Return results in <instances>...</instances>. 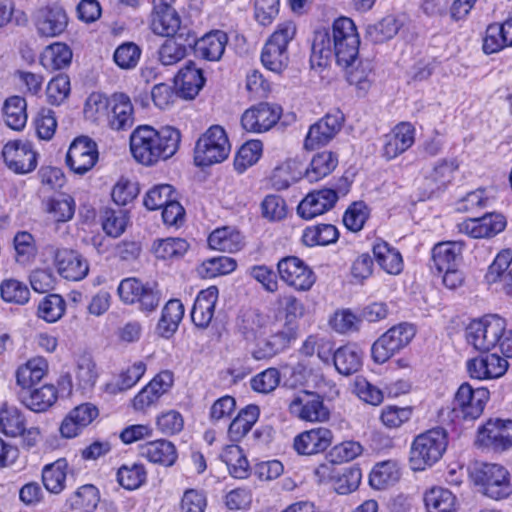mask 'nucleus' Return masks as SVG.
Segmentation results:
<instances>
[{"mask_svg":"<svg viewBox=\"0 0 512 512\" xmlns=\"http://www.w3.org/2000/svg\"><path fill=\"white\" fill-rule=\"evenodd\" d=\"M360 39L354 22L348 17H340L333 23L334 57L339 66L356 62Z\"/></svg>","mask_w":512,"mask_h":512,"instance_id":"8","label":"nucleus"},{"mask_svg":"<svg viewBox=\"0 0 512 512\" xmlns=\"http://www.w3.org/2000/svg\"><path fill=\"white\" fill-rule=\"evenodd\" d=\"M475 444L489 451L502 453L512 448V420L489 418L477 429Z\"/></svg>","mask_w":512,"mask_h":512,"instance_id":"10","label":"nucleus"},{"mask_svg":"<svg viewBox=\"0 0 512 512\" xmlns=\"http://www.w3.org/2000/svg\"><path fill=\"white\" fill-rule=\"evenodd\" d=\"M448 444L443 428H433L418 435L410 448L409 463L414 471H423L441 459Z\"/></svg>","mask_w":512,"mask_h":512,"instance_id":"3","label":"nucleus"},{"mask_svg":"<svg viewBox=\"0 0 512 512\" xmlns=\"http://www.w3.org/2000/svg\"><path fill=\"white\" fill-rule=\"evenodd\" d=\"M338 165L337 156L330 151L316 154L306 169L305 178L309 182H317L329 175Z\"/></svg>","mask_w":512,"mask_h":512,"instance_id":"47","label":"nucleus"},{"mask_svg":"<svg viewBox=\"0 0 512 512\" xmlns=\"http://www.w3.org/2000/svg\"><path fill=\"white\" fill-rule=\"evenodd\" d=\"M13 244L17 263L26 265L35 258L37 253L36 243L33 235L29 232H18L14 236Z\"/></svg>","mask_w":512,"mask_h":512,"instance_id":"59","label":"nucleus"},{"mask_svg":"<svg viewBox=\"0 0 512 512\" xmlns=\"http://www.w3.org/2000/svg\"><path fill=\"white\" fill-rule=\"evenodd\" d=\"M187 46L178 38H167L157 51L158 60L163 66H173L187 56Z\"/></svg>","mask_w":512,"mask_h":512,"instance_id":"54","label":"nucleus"},{"mask_svg":"<svg viewBox=\"0 0 512 512\" xmlns=\"http://www.w3.org/2000/svg\"><path fill=\"white\" fill-rule=\"evenodd\" d=\"M473 478L480 492L491 499H505L512 493L510 473L501 464L483 463L475 469Z\"/></svg>","mask_w":512,"mask_h":512,"instance_id":"6","label":"nucleus"},{"mask_svg":"<svg viewBox=\"0 0 512 512\" xmlns=\"http://www.w3.org/2000/svg\"><path fill=\"white\" fill-rule=\"evenodd\" d=\"M230 148L223 127L213 125L196 142L194 149L195 165L204 167L221 163L229 156Z\"/></svg>","mask_w":512,"mask_h":512,"instance_id":"4","label":"nucleus"},{"mask_svg":"<svg viewBox=\"0 0 512 512\" xmlns=\"http://www.w3.org/2000/svg\"><path fill=\"white\" fill-rule=\"evenodd\" d=\"M336 370L342 375L356 373L362 366V353L352 345H345L338 348L333 357Z\"/></svg>","mask_w":512,"mask_h":512,"instance_id":"43","label":"nucleus"},{"mask_svg":"<svg viewBox=\"0 0 512 512\" xmlns=\"http://www.w3.org/2000/svg\"><path fill=\"white\" fill-rule=\"evenodd\" d=\"M342 67L346 70V79L349 84L354 85L361 94H365L371 85V62L357 58L356 62Z\"/></svg>","mask_w":512,"mask_h":512,"instance_id":"49","label":"nucleus"},{"mask_svg":"<svg viewBox=\"0 0 512 512\" xmlns=\"http://www.w3.org/2000/svg\"><path fill=\"white\" fill-rule=\"evenodd\" d=\"M100 501L98 489L92 484L79 487L66 500V505L71 510L93 512Z\"/></svg>","mask_w":512,"mask_h":512,"instance_id":"45","label":"nucleus"},{"mask_svg":"<svg viewBox=\"0 0 512 512\" xmlns=\"http://www.w3.org/2000/svg\"><path fill=\"white\" fill-rule=\"evenodd\" d=\"M221 459L226 464L232 477L245 479L249 476V462L238 445L226 446L221 454Z\"/></svg>","mask_w":512,"mask_h":512,"instance_id":"46","label":"nucleus"},{"mask_svg":"<svg viewBox=\"0 0 512 512\" xmlns=\"http://www.w3.org/2000/svg\"><path fill=\"white\" fill-rule=\"evenodd\" d=\"M281 114L280 106L262 102L243 113L241 124L248 132L263 133L270 130L279 121Z\"/></svg>","mask_w":512,"mask_h":512,"instance_id":"17","label":"nucleus"},{"mask_svg":"<svg viewBox=\"0 0 512 512\" xmlns=\"http://www.w3.org/2000/svg\"><path fill=\"white\" fill-rule=\"evenodd\" d=\"M415 127L409 122L397 124L384 136L382 156L392 160L407 151L415 142Z\"/></svg>","mask_w":512,"mask_h":512,"instance_id":"21","label":"nucleus"},{"mask_svg":"<svg viewBox=\"0 0 512 512\" xmlns=\"http://www.w3.org/2000/svg\"><path fill=\"white\" fill-rule=\"evenodd\" d=\"M260 415L257 405H247L239 411L237 416L230 423L228 437L232 442H239L252 429Z\"/></svg>","mask_w":512,"mask_h":512,"instance_id":"37","label":"nucleus"},{"mask_svg":"<svg viewBox=\"0 0 512 512\" xmlns=\"http://www.w3.org/2000/svg\"><path fill=\"white\" fill-rule=\"evenodd\" d=\"M48 372V362L41 356L29 359L15 372L17 390H28L40 382Z\"/></svg>","mask_w":512,"mask_h":512,"instance_id":"30","label":"nucleus"},{"mask_svg":"<svg viewBox=\"0 0 512 512\" xmlns=\"http://www.w3.org/2000/svg\"><path fill=\"white\" fill-rule=\"evenodd\" d=\"M424 502L428 512H456L455 496L442 487H434L426 492Z\"/></svg>","mask_w":512,"mask_h":512,"instance_id":"52","label":"nucleus"},{"mask_svg":"<svg viewBox=\"0 0 512 512\" xmlns=\"http://www.w3.org/2000/svg\"><path fill=\"white\" fill-rule=\"evenodd\" d=\"M267 334L255 343L251 351L255 360H269L286 350L297 337V326L282 325L278 327L273 323Z\"/></svg>","mask_w":512,"mask_h":512,"instance_id":"11","label":"nucleus"},{"mask_svg":"<svg viewBox=\"0 0 512 512\" xmlns=\"http://www.w3.org/2000/svg\"><path fill=\"white\" fill-rule=\"evenodd\" d=\"M344 121V114L339 109L328 112L310 126L304 140V147L307 150H314L327 145L340 132Z\"/></svg>","mask_w":512,"mask_h":512,"instance_id":"12","label":"nucleus"},{"mask_svg":"<svg viewBox=\"0 0 512 512\" xmlns=\"http://www.w3.org/2000/svg\"><path fill=\"white\" fill-rule=\"evenodd\" d=\"M179 130L166 126L159 130L151 126H138L130 135V151L133 158L144 166H153L167 160L178 150Z\"/></svg>","mask_w":512,"mask_h":512,"instance_id":"1","label":"nucleus"},{"mask_svg":"<svg viewBox=\"0 0 512 512\" xmlns=\"http://www.w3.org/2000/svg\"><path fill=\"white\" fill-rule=\"evenodd\" d=\"M67 468L68 463L64 458H60L44 466L42 470V482L49 492L58 494L65 488L64 483Z\"/></svg>","mask_w":512,"mask_h":512,"instance_id":"48","label":"nucleus"},{"mask_svg":"<svg viewBox=\"0 0 512 512\" xmlns=\"http://www.w3.org/2000/svg\"><path fill=\"white\" fill-rule=\"evenodd\" d=\"M402 26V22L394 15H387L380 21L366 27L365 37L373 43H383L392 39Z\"/></svg>","mask_w":512,"mask_h":512,"instance_id":"44","label":"nucleus"},{"mask_svg":"<svg viewBox=\"0 0 512 512\" xmlns=\"http://www.w3.org/2000/svg\"><path fill=\"white\" fill-rule=\"evenodd\" d=\"M210 248L222 252L234 253L242 248V236L232 227L215 229L208 237Z\"/></svg>","mask_w":512,"mask_h":512,"instance_id":"40","label":"nucleus"},{"mask_svg":"<svg viewBox=\"0 0 512 512\" xmlns=\"http://www.w3.org/2000/svg\"><path fill=\"white\" fill-rule=\"evenodd\" d=\"M172 384L173 374L170 371L160 372L134 397V409L144 411L154 405Z\"/></svg>","mask_w":512,"mask_h":512,"instance_id":"22","label":"nucleus"},{"mask_svg":"<svg viewBox=\"0 0 512 512\" xmlns=\"http://www.w3.org/2000/svg\"><path fill=\"white\" fill-rule=\"evenodd\" d=\"M118 295L124 304H138L140 311L151 313L159 306L162 294L155 283H143L137 278L123 279L118 288Z\"/></svg>","mask_w":512,"mask_h":512,"instance_id":"7","label":"nucleus"},{"mask_svg":"<svg viewBox=\"0 0 512 512\" xmlns=\"http://www.w3.org/2000/svg\"><path fill=\"white\" fill-rule=\"evenodd\" d=\"M261 62L268 70L281 73L289 62L288 51L266 42L262 49Z\"/></svg>","mask_w":512,"mask_h":512,"instance_id":"62","label":"nucleus"},{"mask_svg":"<svg viewBox=\"0 0 512 512\" xmlns=\"http://www.w3.org/2000/svg\"><path fill=\"white\" fill-rule=\"evenodd\" d=\"M68 18L59 6L40 8L35 15V26L41 36L56 37L67 27Z\"/></svg>","mask_w":512,"mask_h":512,"instance_id":"26","label":"nucleus"},{"mask_svg":"<svg viewBox=\"0 0 512 512\" xmlns=\"http://www.w3.org/2000/svg\"><path fill=\"white\" fill-rule=\"evenodd\" d=\"M98 160L97 144L87 136H80L70 144L66 164L75 173L84 175Z\"/></svg>","mask_w":512,"mask_h":512,"instance_id":"15","label":"nucleus"},{"mask_svg":"<svg viewBox=\"0 0 512 512\" xmlns=\"http://www.w3.org/2000/svg\"><path fill=\"white\" fill-rule=\"evenodd\" d=\"M27 103L23 97L11 96L3 104L4 121L13 130H21L27 122Z\"/></svg>","mask_w":512,"mask_h":512,"instance_id":"42","label":"nucleus"},{"mask_svg":"<svg viewBox=\"0 0 512 512\" xmlns=\"http://www.w3.org/2000/svg\"><path fill=\"white\" fill-rule=\"evenodd\" d=\"M462 248V244L456 241L436 244L432 249L433 267L442 273L445 269L458 266L461 261Z\"/></svg>","mask_w":512,"mask_h":512,"instance_id":"36","label":"nucleus"},{"mask_svg":"<svg viewBox=\"0 0 512 512\" xmlns=\"http://www.w3.org/2000/svg\"><path fill=\"white\" fill-rule=\"evenodd\" d=\"M455 168L453 162L446 160H442L434 166L429 176L426 177V184L430 188L428 197L442 190L451 181Z\"/></svg>","mask_w":512,"mask_h":512,"instance_id":"57","label":"nucleus"},{"mask_svg":"<svg viewBox=\"0 0 512 512\" xmlns=\"http://www.w3.org/2000/svg\"><path fill=\"white\" fill-rule=\"evenodd\" d=\"M490 398V392L485 387L473 388L469 383H462L457 389L450 405L442 407L438 412L442 424H455L463 421L478 419Z\"/></svg>","mask_w":512,"mask_h":512,"instance_id":"2","label":"nucleus"},{"mask_svg":"<svg viewBox=\"0 0 512 512\" xmlns=\"http://www.w3.org/2000/svg\"><path fill=\"white\" fill-rule=\"evenodd\" d=\"M291 415L306 422H323L329 418V409L321 396L314 392L301 391L288 405Z\"/></svg>","mask_w":512,"mask_h":512,"instance_id":"13","label":"nucleus"},{"mask_svg":"<svg viewBox=\"0 0 512 512\" xmlns=\"http://www.w3.org/2000/svg\"><path fill=\"white\" fill-rule=\"evenodd\" d=\"M507 225L500 213H486L481 217L469 218L457 225L459 232L474 239L492 238L501 233Z\"/></svg>","mask_w":512,"mask_h":512,"instance_id":"18","label":"nucleus"},{"mask_svg":"<svg viewBox=\"0 0 512 512\" xmlns=\"http://www.w3.org/2000/svg\"><path fill=\"white\" fill-rule=\"evenodd\" d=\"M184 316V305L179 299H170L162 310L157 330L162 337H171L178 329Z\"/></svg>","mask_w":512,"mask_h":512,"instance_id":"38","label":"nucleus"},{"mask_svg":"<svg viewBox=\"0 0 512 512\" xmlns=\"http://www.w3.org/2000/svg\"><path fill=\"white\" fill-rule=\"evenodd\" d=\"M273 325L269 316L257 311H250L243 314L238 329L241 335L247 341L255 343L263 336L267 335L269 328Z\"/></svg>","mask_w":512,"mask_h":512,"instance_id":"35","label":"nucleus"},{"mask_svg":"<svg viewBox=\"0 0 512 512\" xmlns=\"http://www.w3.org/2000/svg\"><path fill=\"white\" fill-rule=\"evenodd\" d=\"M17 399L29 410L41 413L54 405L58 398V391L52 384L41 387H32L28 390H16Z\"/></svg>","mask_w":512,"mask_h":512,"instance_id":"24","label":"nucleus"},{"mask_svg":"<svg viewBox=\"0 0 512 512\" xmlns=\"http://www.w3.org/2000/svg\"><path fill=\"white\" fill-rule=\"evenodd\" d=\"M26 419L15 406L4 404L0 408V431L9 437H17L24 430Z\"/></svg>","mask_w":512,"mask_h":512,"instance_id":"51","label":"nucleus"},{"mask_svg":"<svg viewBox=\"0 0 512 512\" xmlns=\"http://www.w3.org/2000/svg\"><path fill=\"white\" fill-rule=\"evenodd\" d=\"M281 279L299 291H308L316 281L312 269L301 259L289 256L281 259L277 265Z\"/></svg>","mask_w":512,"mask_h":512,"instance_id":"16","label":"nucleus"},{"mask_svg":"<svg viewBox=\"0 0 512 512\" xmlns=\"http://www.w3.org/2000/svg\"><path fill=\"white\" fill-rule=\"evenodd\" d=\"M508 366V361L496 353L482 354L466 363L470 377L477 380L500 378L506 373Z\"/></svg>","mask_w":512,"mask_h":512,"instance_id":"20","label":"nucleus"},{"mask_svg":"<svg viewBox=\"0 0 512 512\" xmlns=\"http://www.w3.org/2000/svg\"><path fill=\"white\" fill-rule=\"evenodd\" d=\"M339 232L332 224H319L303 231L302 242L309 247L326 246L338 240Z\"/></svg>","mask_w":512,"mask_h":512,"instance_id":"50","label":"nucleus"},{"mask_svg":"<svg viewBox=\"0 0 512 512\" xmlns=\"http://www.w3.org/2000/svg\"><path fill=\"white\" fill-rule=\"evenodd\" d=\"M139 454L149 462L165 467L174 465L178 454L175 445L168 440L151 441L140 446Z\"/></svg>","mask_w":512,"mask_h":512,"instance_id":"33","label":"nucleus"},{"mask_svg":"<svg viewBox=\"0 0 512 512\" xmlns=\"http://www.w3.org/2000/svg\"><path fill=\"white\" fill-rule=\"evenodd\" d=\"M71 60L72 51L63 43H54L47 46L40 57L41 65L49 71L66 68L70 65Z\"/></svg>","mask_w":512,"mask_h":512,"instance_id":"41","label":"nucleus"},{"mask_svg":"<svg viewBox=\"0 0 512 512\" xmlns=\"http://www.w3.org/2000/svg\"><path fill=\"white\" fill-rule=\"evenodd\" d=\"M110 105L111 98L106 97L102 93L94 92L89 95L85 102L84 115L92 121L107 120Z\"/></svg>","mask_w":512,"mask_h":512,"instance_id":"61","label":"nucleus"},{"mask_svg":"<svg viewBox=\"0 0 512 512\" xmlns=\"http://www.w3.org/2000/svg\"><path fill=\"white\" fill-rule=\"evenodd\" d=\"M205 78L202 70L197 68L192 61H189L179 70L175 77L180 94L186 99H193L203 88Z\"/></svg>","mask_w":512,"mask_h":512,"instance_id":"32","label":"nucleus"},{"mask_svg":"<svg viewBox=\"0 0 512 512\" xmlns=\"http://www.w3.org/2000/svg\"><path fill=\"white\" fill-rule=\"evenodd\" d=\"M2 157L6 166L16 174H26L37 166V154L32 144L26 140H13L2 149Z\"/></svg>","mask_w":512,"mask_h":512,"instance_id":"14","label":"nucleus"},{"mask_svg":"<svg viewBox=\"0 0 512 512\" xmlns=\"http://www.w3.org/2000/svg\"><path fill=\"white\" fill-rule=\"evenodd\" d=\"M98 409L91 403H83L73 408L63 419L60 433L65 438L78 436L98 416Z\"/></svg>","mask_w":512,"mask_h":512,"instance_id":"23","label":"nucleus"},{"mask_svg":"<svg viewBox=\"0 0 512 512\" xmlns=\"http://www.w3.org/2000/svg\"><path fill=\"white\" fill-rule=\"evenodd\" d=\"M373 254L379 266L391 275H398L403 270L401 253L385 241H377L373 245Z\"/></svg>","mask_w":512,"mask_h":512,"instance_id":"39","label":"nucleus"},{"mask_svg":"<svg viewBox=\"0 0 512 512\" xmlns=\"http://www.w3.org/2000/svg\"><path fill=\"white\" fill-rule=\"evenodd\" d=\"M415 334L414 326L406 322L391 327L373 343L371 348L373 360L378 364L387 362L405 348Z\"/></svg>","mask_w":512,"mask_h":512,"instance_id":"9","label":"nucleus"},{"mask_svg":"<svg viewBox=\"0 0 512 512\" xmlns=\"http://www.w3.org/2000/svg\"><path fill=\"white\" fill-rule=\"evenodd\" d=\"M228 36L224 31L213 30L194 41L196 57L207 61H219L225 52Z\"/></svg>","mask_w":512,"mask_h":512,"instance_id":"28","label":"nucleus"},{"mask_svg":"<svg viewBox=\"0 0 512 512\" xmlns=\"http://www.w3.org/2000/svg\"><path fill=\"white\" fill-rule=\"evenodd\" d=\"M54 265L59 275L70 281H80L89 272L87 260L77 251L68 248L55 250Z\"/></svg>","mask_w":512,"mask_h":512,"instance_id":"19","label":"nucleus"},{"mask_svg":"<svg viewBox=\"0 0 512 512\" xmlns=\"http://www.w3.org/2000/svg\"><path fill=\"white\" fill-rule=\"evenodd\" d=\"M108 122L114 130H126L134 123L133 106L130 98L124 93H114L111 96V105Z\"/></svg>","mask_w":512,"mask_h":512,"instance_id":"31","label":"nucleus"},{"mask_svg":"<svg viewBox=\"0 0 512 512\" xmlns=\"http://www.w3.org/2000/svg\"><path fill=\"white\" fill-rule=\"evenodd\" d=\"M145 480L146 470L142 464H124L118 469L117 481L127 490L137 489L145 482Z\"/></svg>","mask_w":512,"mask_h":512,"instance_id":"58","label":"nucleus"},{"mask_svg":"<svg viewBox=\"0 0 512 512\" xmlns=\"http://www.w3.org/2000/svg\"><path fill=\"white\" fill-rule=\"evenodd\" d=\"M141 56V49L133 42H125L119 45L113 54L115 64L124 70L134 69Z\"/></svg>","mask_w":512,"mask_h":512,"instance_id":"63","label":"nucleus"},{"mask_svg":"<svg viewBox=\"0 0 512 512\" xmlns=\"http://www.w3.org/2000/svg\"><path fill=\"white\" fill-rule=\"evenodd\" d=\"M102 228L105 233L110 236L117 238L122 235L126 229L128 223L127 211L124 209H110L106 208L102 212L101 216Z\"/></svg>","mask_w":512,"mask_h":512,"instance_id":"56","label":"nucleus"},{"mask_svg":"<svg viewBox=\"0 0 512 512\" xmlns=\"http://www.w3.org/2000/svg\"><path fill=\"white\" fill-rule=\"evenodd\" d=\"M189 244L182 238H165L154 241L152 252L162 260L178 259L188 250Z\"/></svg>","mask_w":512,"mask_h":512,"instance_id":"53","label":"nucleus"},{"mask_svg":"<svg viewBox=\"0 0 512 512\" xmlns=\"http://www.w3.org/2000/svg\"><path fill=\"white\" fill-rule=\"evenodd\" d=\"M236 266L237 263L233 258L219 256L205 260L197 271L203 278H215L233 272Z\"/></svg>","mask_w":512,"mask_h":512,"instance_id":"55","label":"nucleus"},{"mask_svg":"<svg viewBox=\"0 0 512 512\" xmlns=\"http://www.w3.org/2000/svg\"><path fill=\"white\" fill-rule=\"evenodd\" d=\"M217 300L216 286H210L198 293L191 311V319L197 327L206 328L211 323Z\"/></svg>","mask_w":512,"mask_h":512,"instance_id":"29","label":"nucleus"},{"mask_svg":"<svg viewBox=\"0 0 512 512\" xmlns=\"http://www.w3.org/2000/svg\"><path fill=\"white\" fill-rule=\"evenodd\" d=\"M506 320L498 315H486L473 320L465 329V338L474 349L488 352L496 347L503 337Z\"/></svg>","mask_w":512,"mask_h":512,"instance_id":"5","label":"nucleus"},{"mask_svg":"<svg viewBox=\"0 0 512 512\" xmlns=\"http://www.w3.org/2000/svg\"><path fill=\"white\" fill-rule=\"evenodd\" d=\"M337 195L334 190L326 188L310 192L298 205L297 212L304 219H312L324 214L334 207Z\"/></svg>","mask_w":512,"mask_h":512,"instance_id":"25","label":"nucleus"},{"mask_svg":"<svg viewBox=\"0 0 512 512\" xmlns=\"http://www.w3.org/2000/svg\"><path fill=\"white\" fill-rule=\"evenodd\" d=\"M206 508V492L189 488L183 492L177 507V512H205Z\"/></svg>","mask_w":512,"mask_h":512,"instance_id":"64","label":"nucleus"},{"mask_svg":"<svg viewBox=\"0 0 512 512\" xmlns=\"http://www.w3.org/2000/svg\"><path fill=\"white\" fill-rule=\"evenodd\" d=\"M332 432L324 427L304 431L294 439L298 454L313 455L325 451L332 443Z\"/></svg>","mask_w":512,"mask_h":512,"instance_id":"27","label":"nucleus"},{"mask_svg":"<svg viewBox=\"0 0 512 512\" xmlns=\"http://www.w3.org/2000/svg\"><path fill=\"white\" fill-rule=\"evenodd\" d=\"M180 25V17L174 8L155 6L150 22V28L154 34L171 38L179 30Z\"/></svg>","mask_w":512,"mask_h":512,"instance_id":"34","label":"nucleus"},{"mask_svg":"<svg viewBox=\"0 0 512 512\" xmlns=\"http://www.w3.org/2000/svg\"><path fill=\"white\" fill-rule=\"evenodd\" d=\"M0 294L5 302L18 305H24L30 297L28 286L13 278L5 279L1 282Z\"/></svg>","mask_w":512,"mask_h":512,"instance_id":"60","label":"nucleus"}]
</instances>
